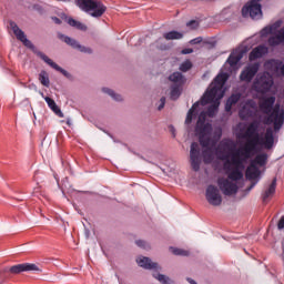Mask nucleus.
Segmentation results:
<instances>
[{
    "label": "nucleus",
    "instance_id": "obj_9",
    "mask_svg": "<svg viewBox=\"0 0 284 284\" xmlns=\"http://www.w3.org/2000/svg\"><path fill=\"white\" fill-rule=\"evenodd\" d=\"M261 64L255 62L253 64L247 65L240 74V81H244L245 83H251V81L258 74V69Z\"/></svg>",
    "mask_w": 284,
    "mask_h": 284
},
{
    "label": "nucleus",
    "instance_id": "obj_20",
    "mask_svg": "<svg viewBox=\"0 0 284 284\" xmlns=\"http://www.w3.org/2000/svg\"><path fill=\"white\" fill-rule=\"evenodd\" d=\"M241 93H232L231 97L227 98L225 103V112H232V106L236 105L241 101Z\"/></svg>",
    "mask_w": 284,
    "mask_h": 284
},
{
    "label": "nucleus",
    "instance_id": "obj_4",
    "mask_svg": "<svg viewBox=\"0 0 284 284\" xmlns=\"http://www.w3.org/2000/svg\"><path fill=\"white\" fill-rule=\"evenodd\" d=\"M75 6L94 19L101 18L108 10V7H105L101 0H75Z\"/></svg>",
    "mask_w": 284,
    "mask_h": 284
},
{
    "label": "nucleus",
    "instance_id": "obj_24",
    "mask_svg": "<svg viewBox=\"0 0 284 284\" xmlns=\"http://www.w3.org/2000/svg\"><path fill=\"white\" fill-rule=\"evenodd\" d=\"M276 193V178H274L268 186V189L263 193L262 199L263 203H267V199H271V196H274Z\"/></svg>",
    "mask_w": 284,
    "mask_h": 284
},
{
    "label": "nucleus",
    "instance_id": "obj_22",
    "mask_svg": "<svg viewBox=\"0 0 284 284\" xmlns=\"http://www.w3.org/2000/svg\"><path fill=\"white\" fill-rule=\"evenodd\" d=\"M227 79H230V75L227 73H220L214 78V92L219 91V85L223 88L225 83L227 82Z\"/></svg>",
    "mask_w": 284,
    "mask_h": 284
},
{
    "label": "nucleus",
    "instance_id": "obj_40",
    "mask_svg": "<svg viewBox=\"0 0 284 284\" xmlns=\"http://www.w3.org/2000/svg\"><path fill=\"white\" fill-rule=\"evenodd\" d=\"M203 48H205L206 50H212L214 48V40H205L202 42Z\"/></svg>",
    "mask_w": 284,
    "mask_h": 284
},
{
    "label": "nucleus",
    "instance_id": "obj_36",
    "mask_svg": "<svg viewBox=\"0 0 284 284\" xmlns=\"http://www.w3.org/2000/svg\"><path fill=\"white\" fill-rule=\"evenodd\" d=\"M192 70V61L186 60L180 65V72H190Z\"/></svg>",
    "mask_w": 284,
    "mask_h": 284
},
{
    "label": "nucleus",
    "instance_id": "obj_6",
    "mask_svg": "<svg viewBox=\"0 0 284 284\" xmlns=\"http://www.w3.org/2000/svg\"><path fill=\"white\" fill-rule=\"evenodd\" d=\"M239 116L242 121L256 119L258 116V104L254 101V99H248L244 102L239 111Z\"/></svg>",
    "mask_w": 284,
    "mask_h": 284
},
{
    "label": "nucleus",
    "instance_id": "obj_8",
    "mask_svg": "<svg viewBox=\"0 0 284 284\" xmlns=\"http://www.w3.org/2000/svg\"><path fill=\"white\" fill-rule=\"evenodd\" d=\"M190 163L194 172L201 170V150L199 149V143L193 142L190 150Z\"/></svg>",
    "mask_w": 284,
    "mask_h": 284
},
{
    "label": "nucleus",
    "instance_id": "obj_19",
    "mask_svg": "<svg viewBox=\"0 0 284 284\" xmlns=\"http://www.w3.org/2000/svg\"><path fill=\"white\" fill-rule=\"evenodd\" d=\"M245 175L248 181H255V179H258V176H261V170L256 164L251 162L250 165L246 168Z\"/></svg>",
    "mask_w": 284,
    "mask_h": 284
},
{
    "label": "nucleus",
    "instance_id": "obj_49",
    "mask_svg": "<svg viewBox=\"0 0 284 284\" xmlns=\"http://www.w3.org/2000/svg\"><path fill=\"white\" fill-rule=\"evenodd\" d=\"M186 281H187V283H190V284H196V281H194V280H192V278H190V277H187Z\"/></svg>",
    "mask_w": 284,
    "mask_h": 284
},
{
    "label": "nucleus",
    "instance_id": "obj_11",
    "mask_svg": "<svg viewBox=\"0 0 284 284\" xmlns=\"http://www.w3.org/2000/svg\"><path fill=\"white\" fill-rule=\"evenodd\" d=\"M261 128V121L260 120H253L252 122L248 123L246 130L244 133H237L236 138L237 139H250L252 136L258 135V130Z\"/></svg>",
    "mask_w": 284,
    "mask_h": 284
},
{
    "label": "nucleus",
    "instance_id": "obj_47",
    "mask_svg": "<svg viewBox=\"0 0 284 284\" xmlns=\"http://www.w3.org/2000/svg\"><path fill=\"white\" fill-rule=\"evenodd\" d=\"M54 23H57V26H61V19L57 18V17H53L52 18Z\"/></svg>",
    "mask_w": 284,
    "mask_h": 284
},
{
    "label": "nucleus",
    "instance_id": "obj_35",
    "mask_svg": "<svg viewBox=\"0 0 284 284\" xmlns=\"http://www.w3.org/2000/svg\"><path fill=\"white\" fill-rule=\"evenodd\" d=\"M171 252L172 254H174L175 256H190V252L185 251L183 248H175V247H171Z\"/></svg>",
    "mask_w": 284,
    "mask_h": 284
},
{
    "label": "nucleus",
    "instance_id": "obj_52",
    "mask_svg": "<svg viewBox=\"0 0 284 284\" xmlns=\"http://www.w3.org/2000/svg\"><path fill=\"white\" fill-rule=\"evenodd\" d=\"M59 1H63L64 3H69L70 0H59Z\"/></svg>",
    "mask_w": 284,
    "mask_h": 284
},
{
    "label": "nucleus",
    "instance_id": "obj_39",
    "mask_svg": "<svg viewBox=\"0 0 284 284\" xmlns=\"http://www.w3.org/2000/svg\"><path fill=\"white\" fill-rule=\"evenodd\" d=\"M222 197L221 194H219V190L215 187L214 189V205H221L222 203Z\"/></svg>",
    "mask_w": 284,
    "mask_h": 284
},
{
    "label": "nucleus",
    "instance_id": "obj_17",
    "mask_svg": "<svg viewBox=\"0 0 284 284\" xmlns=\"http://www.w3.org/2000/svg\"><path fill=\"white\" fill-rule=\"evenodd\" d=\"M274 103H276V98L274 97L264 98L260 102V110L264 114H270L272 112V109L274 108Z\"/></svg>",
    "mask_w": 284,
    "mask_h": 284
},
{
    "label": "nucleus",
    "instance_id": "obj_5",
    "mask_svg": "<svg viewBox=\"0 0 284 284\" xmlns=\"http://www.w3.org/2000/svg\"><path fill=\"white\" fill-rule=\"evenodd\" d=\"M272 85H274V79L270 73L264 72L256 77L253 82V90L257 92V94H267V92L272 90Z\"/></svg>",
    "mask_w": 284,
    "mask_h": 284
},
{
    "label": "nucleus",
    "instance_id": "obj_51",
    "mask_svg": "<svg viewBox=\"0 0 284 284\" xmlns=\"http://www.w3.org/2000/svg\"><path fill=\"white\" fill-rule=\"evenodd\" d=\"M254 185H256V183H252V184L247 187L248 192H250V190H253Z\"/></svg>",
    "mask_w": 284,
    "mask_h": 284
},
{
    "label": "nucleus",
    "instance_id": "obj_43",
    "mask_svg": "<svg viewBox=\"0 0 284 284\" xmlns=\"http://www.w3.org/2000/svg\"><path fill=\"white\" fill-rule=\"evenodd\" d=\"M191 45H199V43H203V38L197 37L190 41Z\"/></svg>",
    "mask_w": 284,
    "mask_h": 284
},
{
    "label": "nucleus",
    "instance_id": "obj_28",
    "mask_svg": "<svg viewBox=\"0 0 284 284\" xmlns=\"http://www.w3.org/2000/svg\"><path fill=\"white\" fill-rule=\"evenodd\" d=\"M267 64L270 65L271 70H273V72L281 71V74L284 77V64L282 61L271 60L267 62Z\"/></svg>",
    "mask_w": 284,
    "mask_h": 284
},
{
    "label": "nucleus",
    "instance_id": "obj_48",
    "mask_svg": "<svg viewBox=\"0 0 284 284\" xmlns=\"http://www.w3.org/2000/svg\"><path fill=\"white\" fill-rule=\"evenodd\" d=\"M214 112L215 113L219 112V101L217 100L214 101Z\"/></svg>",
    "mask_w": 284,
    "mask_h": 284
},
{
    "label": "nucleus",
    "instance_id": "obj_30",
    "mask_svg": "<svg viewBox=\"0 0 284 284\" xmlns=\"http://www.w3.org/2000/svg\"><path fill=\"white\" fill-rule=\"evenodd\" d=\"M67 22L71 26V28H75L77 30H81L82 32H85L88 30V26L74 20L73 18H69Z\"/></svg>",
    "mask_w": 284,
    "mask_h": 284
},
{
    "label": "nucleus",
    "instance_id": "obj_16",
    "mask_svg": "<svg viewBox=\"0 0 284 284\" xmlns=\"http://www.w3.org/2000/svg\"><path fill=\"white\" fill-rule=\"evenodd\" d=\"M267 52H270V49L263 44H260L250 52L248 60L256 61V59H262V57H265Z\"/></svg>",
    "mask_w": 284,
    "mask_h": 284
},
{
    "label": "nucleus",
    "instance_id": "obj_31",
    "mask_svg": "<svg viewBox=\"0 0 284 284\" xmlns=\"http://www.w3.org/2000/svg\"><path fill=\"white\" fill-rule=\"evenodd\" d=\"M163 38L166 41H174V40H180L183 39V33L179 31H170L163 34Z\"/></svg>",
    "mask_w": 284,
    "mask_h": 284
},
{
    "label": "nucleus",
    "instance_id": "obj_10",
    "mask_svg": "<svg viewBox=\"0 0 284 284\" xmlns=\"http://www.w3.org/2000/svg\"><path fill=\"white\" fill-rule=\"evenodd\" d=\"M261 128V121L260 120H253L252 122L248 123L246 130L244 133H237L236 138L237 139H250L252 136L258 135V130Z\"/></svg>",
    "mask_w": 284,
    "mask_h": 284
},
{
    "label": "nucleus",
    "instance_id": "obj_44",
    "mask_svg": "<svg viewBox=\"0 0 284 284\" xmlns=\"http://www.w3.org/2000/svg\"><path fill=\"white\" fill-rule=\"evenodd\" d=\"M165 108V97H162L160 100V105L158 106V110H163Z\"/></svg>",
    "mask_w": 284,
    "mask_h": 284
},
{
    "label": "nucleus",
    "instance_id": "obj_34",
    "mask_svg": "<svg viewBox=\"0 0 284 284\" xmlns=\"http://www.w3.org/2000/svg\"><path fill=\"white\" fill-rule=\"evenodd\" d=\"M102 92H104L105 94H109V97H112L114 101H123V98L120 94H116L113 90L109 88H103Z\"/></svg>",
    "mask_w": 284,
    "mask_h": 284
},
{
    "label": "nucleus",
    "instance_id": "obj_1",
    "mask_svg": "<svg viewBox=\"0 0 284 284\" xmlns=\"http://www.w3.org/2000/svg\"><path fill=\"white\" fill-rule=\"evenodd\" d=\"M199 105H202V108L209 105L207 111L200 113L195 124V136H197L200 145L203 148L202 159L207 165L214 161V128L212 126L214 123V80L210 83L201 100L189 110L185 119L186 125L192 123L194 111L199 109Z\"/></svg>",
    "mask_w": 284,
    "mask_h": 284
},
{
    "label": "nucleus",
    "instance_id": "obj_41",
    "mask_svg": "<svg viewBox=\"0 0 284 284\" xmlns=\"http://www.w3.org/2000/svg\"><path fill=\"white\" fill-rule=\"evenodd\" d=\"M186 28H190V30H196L199 28V21L191 20L186 23Z\"/></svg>",
    "mask_w": 284,
    "mask_h": 284
},
{
    "label": "nucleus",
    "instance_id": "obj_23",
    "mask_svg": "<svg viewBox=\"0 0 284 284\" xmlns=\"http://www.w3.org/2000/svg\"><path fill=\"white\" fill-rule=\"evenodd\" d=\"M169 81L174 83L173 85H185V81H187V80L185 79V75L182 74L181 72H173L169 77Z\"/></svg>",
    "mask_w": 284,
    "mask_h": 284
},
{
    "label": "nucleus",
    "instance_id": "obj_2",
    "mask_svg": "<svg viewBox=\"0 0 284 284\" xmlns=\"http://www.w3.org/2000/svg\"><path fill=\"white\" fill-rule=\"evenodd\" d=\"M274 148V129L267 128L264 138L261 134L246 138V142L240 149H230L229 154L224 158V170L229 181H241L243 179V170H245V161L252 159L254 154H258L261 150H272Z\"/></svg>",
    "mask_w": 284,
    "mask_h": 284
},
{
    "label": "nucleus",
    "instance_id": "obj_37",
    "mask_svg": "<svg viewBox=\"0 0 284 284\" xmlns=\"http://www.w3.org/2000/svg\"><path fill=\"white\" fill-rule=\"evenodd\" d=\"M154 278H158L160 283L172 284V280L163 274H153Z\"/></svg>",
    "mask_w": 284,
    "mask_h": 284
},
{
    "label": "nucleus",
    "instance_id": "obj_21",
    "mask_svg": "<svg viewBox=\"0 0 284 284\" xmlns=\"http://www.w3.org/2000/svg\"><path fill=\"white\" fill-rule=\"evenodd\" d=\"M272 116H274V120H273V125H274V130L275 132H278V130L281 128H283V123H284V113L281 112L278 113V111H274L273 114L271 115V119Z\"/></svg>",
    "mask_w": 284,
    "mask_h": 284
},
{
    "label": "nucleus",
    "instance_id": "obj_46",
    "mask_svg": "<svg viewBox=\"0 0 284 284\" xmlns=\"http://www.w3.org/2000/svg\"><path fill=\"white\" fill-rule=\"evenodd\" d=\"M192 52H194L193 49L186 48L181 51V54H192Z\"/></svg>",
    "mask_w": 284,
    "mask_h": 284
},
{
    "label": "nucleus",
    "instance_id": "obj_42",
    "mask_svg": "<svg viewBox=\"0 0 284 284\" xmlns=\"http://www.w3.org/2000/svg\"><path fill=\"white\" fill-rule=\"evenodd\" d=\"M135 244L138 245V247H143V250H148V247H150V245H148V243L143 240L135 241Z\"/></svg>",
    "mask_w": 284,
    "mask_h": 284
},
{
    "label": "nucleus",
    "instance_id": "obj_32",
    "mask_svg": "<svg viewBox=\"0 0 284 284\" xmlns=\"http://www.w3.org/2000/svg\"><path fill=\"white\" fill-rule=\"evenodd\" d=\"M39 81L42 85H44V88H50V77L45 70H42L39 73Z\"/></svg>",
    "mask_w": 284,
    "mask_h": 284
},
{
    "label": "nucleus",
    "instance_id": "obj_15",
    "mask_svg": "<svg viewBox=\"0 0 284 284\" xmlns=\"http://www.w3.org/2000/svg\"><path fill=\"white\" fill-rule=\"evenodd\" d=\"M245 52L246 51L243 48H237L233 50L229 55L226 62L231 68H235L236 65H239L241 59H243V57L245 55Z\"/></svg>",
    "mask_w": 284,
    "mask_h": 284
},
{
    "label": "nucleus",
    "instance_id": "obj_12",
    "mask_svg": "<svg viewBox=\"0 0 284 284\" xmlns=\"http://www.w3.org/2000/svg\"><path fill=\"white\" fill-rule=\"evenodd\" d=\"M11 274H21V272H41L37 264L23 263L11 266L8 270Z\"/></svg>",
    "mask_w": 284,
    "mask_h": 284
},
{
    "label": "nucleus",
    "instance_id": "obj_3",
    "mask_svg": "<svg viewBox=\"0 0 284 284\" xmlns=\"http://www.w3.org/2000/svg\"><path fill=\"white\" fill-rule=\"evenodd\" d=\"M9 26H10V29L12 30L13 34L16 36V39H18V41H21V43H23V45L26 48H29V50H32V52H34V54H37V57H39L42 61H44V63H47V65H50V68H52L57 72H60L67 79H70L72 77V74H70L68 71H65L63 68L59 67V64H57L54 61H52V59H50L48 55H45V53H43L41 51H37V47H34L32 41L28 40L26 32H23V30H21L19 28V26L16 24L14 21H10Z\"/></svg>",
    "mask_w": 284,
    "mask_h": 284
},
{
    "label": "nucleus",
    "instance_id": "obj_7",
    "mask_svg": "<svg viewBox=\"0 0 284 284\" xmlns=\"http://www.w3.org/2000/svg\"><path fill=\"white\" fill-rule=\"evenodd\" d=\"M242 17L251 19H261L263 10L261 9V0H251L242 8Z\"/></svg>",
    "mask_w": 284,
    "mask_h": 284
},
{
    "label": "nucleus",
    "instance_id": "obj_18",
    "mask_svg": "<svg viewBox=\"0 0 284 284\" xmlns=\"http://www.w3.org/2000/svg\"><path fill=\"white\" fill-rule=\"evenodd\" d=\"M136 263L138 265H140V267H143L144 270H159V264L152 262L150 257H145V256L138 257Z\"/></svg>",
    "mask_w": 284,
    "mask_h": 284
},
{
    "label": "nucleus",
    "instance_id": "obj_50",
    "mask_svg": "<svg viewBox=\"0 0 284 284\" xmlns=\"http://www.w3.org/2000/svg\"><path fill=\"white\" fill-rule=\"evenodd\" d=\"M39 190H41L40 186H37L34 190H33V194H39Z\"/></svg>",
    "mask_w": 284,
    "mask_h": 284
},
{
    "label": "nucleus",
    "instance_id": "obj_25",
    "mask_svg": "<svg viewBox=\"0 0 284 284\" xmlns=\"http://www.w3.org/2000/svg\"><path fill=\"white\" fill-rule=\"evenodd\" d=\"M283 29L278 30L276 36H272L268 38L267 43L271 48H276V45H281L284 40V36H282Z\"/></svg>",
    "mask_w": 284,
    "mask_h": 284
},
{
    "label": "nucleus",
    "instance_id": "obj_27",
    "mask_svg": "<svg viewBox=\"0 0 284 284\" xmlns=\"http://www.w3.org/2000/svg\"><path fill=\"white\" fill-rule=\"evenodd\" d=\"M253 165L258 168H263V165H267V153H260L257 154L252 161Z\"/></svg>",
    "mask_w": 284,
    "mask_h": 284
},
{
    "label": "nucleus",
    "instance_id": "obj_38",
    "mask_svg": "<svg viewBox=\"0 0 284 284\" xmlns=\"http://www.w3.org/2000/svg\"><path fill=\"white\" fill-rule=\"evenodd\" d=\"M274 29H275L274 26L263 28L261 31L262 37H267V34H273Z\"/></svg>",
    "mask_w": 284,
    "mask_h": 284
},
{
    "label": "nucleus",
    "instance_id": "obj_33",
    "mask_svg": "<svg viewBox=\"0 0 284 284\" xmlns=\"http://www.w3.org/2000/svg\"><path fill=\"white\" fill-rule=\"evenodd\" d=\"M183 88V85H176L173 84L171 87V99L173 101H176V99H179V97H181V89Z\"/></svg>",
    "mask_w": 284,
    "mask_h": 284
},
{
    "label": "nucleus",
    "instance_id": "obj_14",
    "mask_svg": "<svg viewBox=\"0 0 284 284\" xmlns=\"http://www.w3.org/2000/svg\"><path fill=\"white\" fill-rule=\"evenodd\" d=\"M59 39H61V41H64V43H67V45H71V48H74L75 50H80V52H84L87 54H92V49L79 44L77 40H74L68 36L59 34Z\"/></svg>",
    "mask_w": 284,
    "mask_h": 284
},
{
    "label": "nucleus",
    "instance_id": "obj_26",
    "mask_svg": "<svg viewBox=\"0 0 284 284\" xmlns=\"http://www.w3.org/2000/svg\"><path fill=\"white\" fill-rule=\"evenodd\" d=\"M44 101L48 103V106L57 114L60 119H63V112H61V109L57 105V102L50 97H45Z\"/></svg>",
    "mask_w": 284,
    "mask_h": 284
},
{
    "label": "nucleus",
    "instance_id": "obj_13",
    "mask_svg": "<svg viewBox=\"0 0 284 284\" xmlns=\"http://www.w3.org/2000/svg\"><path fill=\"white\" fill-rule=\"evenodd\" d=\"M219 185L225 196H232V194L239 192V185L227 179L220 181Z\"/></svg>",
    "mask_w": 284,
    "mask_h": 284
},
{
    "label": "nucleus",
    "instance_id": "obj_29",
    "mask_svg": "<svg viewBox=\"0 0 284 284\" xmlns=\"http://www.w3.org/2000/svg\"><path fill=\"white\" fill-rule=\"evenodd\" d=\"M204 196L210 205H214V186L209 184L205 189Z\"/></svg>",
    "mask_w": 284,
    "mask_h": 284
},
{
    "label": "nucleus",
    "instance_id": "obj_45",
    "mask_svg": "<svg viewBox=\"0 0 284 284\" xmlns=\"http://www.w3.org/2000/svg\"><path fill=\"white\" fill-rule=\"evenodd\" d=\"M277 229L284 230V215L280 219V221L277 223Z\"/></svg>",
    "mask_w": 284,
    "mask_h": 284
}]
</instances>
